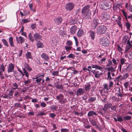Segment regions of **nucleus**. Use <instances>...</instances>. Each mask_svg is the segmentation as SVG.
<instances>
[{
    "label": "nucleus",
    "instance_id": "obj_1",
    "mask_svg": "<svg viewBox=\"0 0 132 132\" xmlns=\"http://www.w3.org/2000/svg\"><path fill=\"white\" fill-rule=\"evenodd\" d=\"M107 79L108 80H111L114 79V77L115 74L114 73L116 71L115 68L112 67H109L107 68Z\"/></svg>",
    "mask_w": 132,
    "mask_h": 132
},
{
    "label": "nucleus",
    "instance_id": "obj_2",
    "mask_svg": "<svg viewBox=\"0 0 132 132\" xmlns=\"http://www.w3.org/2000/svg\"><path fill=\"white\" fill-rule=\"evenodd\" d=\"M44 76V74L41 75L39 74L37 75L35 77L33 78V79L34 80V79H36V83L38 85H40L41 83L43 84L44 82L43 78Z\"/></svg>",
    "mask_w": 132,
    "mask_h": 132
},
{
    "label": "nucleus",
    "instance_id": "obj_3",
    "mask_svg": "<svg viewBox=\"0 0 132 132\" xmlns=\"http://www.w3.org/2000/svg\"><path fill=\"white\" fill-rule=\"evenodd\" d=\"M111 19L112 20L115 21L116 22L119 27L121 28H122V24L121 22V18L120 16L114 15L112 17Z\"/></svg>",
    "mask_w": 132,
    "mask_h": 132
},
{
    "label": "nucleus",
    "instance_id": "obj_4",
    "mask_svg": "<svg viewBox=\"0 0 132 132\" xmlns=\"http://www.w3.org/2000/svg\"><path fill=\"white\" fill-rule=\"evenodd\" d=\"M107 28L104 25L98 26L96 28L97 33L98 35H102L106 32Z\"/></svg>",
    "mask_w": 132,
    "mask_h": 132
},
{
    "label": "nucleus",
    "instance_id": "obj_5",
    "mask_svg": "<svg viewBox=\"0 0 132 132\" xmlns=\"http://www.w3.org/2000/svg\"><path fill=\"white\" fill-rule=\"evenodd\" d=\"M100 44L104 46H109L110 44V41L106 37H103L99 40Z\"/></svg>",
    "mask_w": 132,
    "mask_h": 132
},
{
    "label": "nucleus",
    "instance_id": "obj_6",
    "mask_svg": "<svg viewBox=\"0 0 132 132\" xmlns=\"http://www.w3.org/2000/svg\"><path fill=\"white\" fill-rule=\"evenodd\" d=\"M56 98L59 102L61 104H65L66 101V99L64 98V96L62 94H60L57 96Z\"/></svg>",
    "mask_w": 132,
    "mask_h": 132
},
{
    "label": "nucleus",
    "instance_id": "obj_7",
    "mask_svg": "<svg viewBox=\"0 0 132 132\" xmlns=\"http://www.w3.org/2000/svg\"><path fill=\"white\" fill-rule=\"evenodd\" d=\"M75 7V4L72 2H69L65 5V9L67 11H71Z\"/></svg>",
    "mask_w": 132,
    "mask_h": 132
},
{
    "label": "nucleus",
    "instance_id": "obj_8",
    "mask_svg": "<svg viewBox=\"0 0 132 132\" xmlns=\"http://www.w3.org/2000/svg\"><path fill=\"white\" fill-rule=\"evenodd\" d=\"M98 20L97 17H96L93 18L91 22L92 28L95 29L98 24Z\"/></svg>",
    "mask_w": 132,
    "mask_h": 132
},
{
    "label": "nucleus",
    "instance_id": "obj_9",
    "mask_svg": "<svg viewBox=\"0 0 132 132\" xmlns=\"http://www.w3.org/2000/svg\"><path fill=\"white\" fill-rule=\"evenodd\" d=\"M8 73L12 72L14 71V65L12 63H10L8 65L7 68Z\"/></svg>",
    "mask_w": 132,
    "mask_h": 132
},
{
    "label": "nucleus",
    "instance_id": "obj_10",
    "mask_svg": "<svg viewBox=\"0 0 132 132\" xmlns=\"http://www.w3.org/2000/svg\"><path fill=\"white\" fill-rule=\"evenodd\" d=\"M14 92V91L12 90L11 89L9 91V93L7 95L5 94V95L3 96V98L6 99L12 98L13 97V94Z\"/></svg>",
    "mask_w": 132,
    "mask_h": 132
},
{
    "label": "nucleus",
    "instance_id": "obj_11",
    "mask_svg": "<svg viewBox=\"0 0 132 132\" xmlns=\"http://www.w3.org/2000/svg\"><path fill=\"white\" fill-rule=\"evenodd\" d=\"M13 74L16 79L18 81H19L22 78L21 75L15 71H14Z\"/></svg>",
    "mask_w": 132,
    "mask_h": 132
},
{
    "label": "nucleus",
    "instance_id": "obj_12",
    "mask_svg": "<svg viewBox=\"0 0 132 132\" xmlns=\"http://www.w3.org/2000/svg\"><path fill=\"white\" fill-rule=\"evenodd\" d=\"M103 87L102 89V91L105 93H108L110 90V88L106 83L103 84Z\"/></svg>",
    "mask_w": 132,
    "mask_h": 132
},
{
    "label": "nucleus",
    "instance_id": "obj_13",
    "mask_svg": "<svg viewBox=\"0 0 132 132\" xmlns=\"http://www.w3.org/2000/svg\"><path fill=\"white\" fill-rule=\"evenodd\" d=\"M34 37L36 41L42 39V36L38 33L36 32L34 35Z\"/></svg>",
    "mask_w": 132,
    "mask_h": 132
},
{
    "label": "nucleus",
    "instance_id": "obj_14",
    "mask_svg": "<svg viewBox=\"0 0 132 132\" xmlns=\"http://www.w3.org/2000/svg\"><path fill=\"white\" fill-rule=\"evenodd\" d=\"M16 38L17 43L19 44H22L25 41V39L23 37L21 36L16 37Z\"/></svg>",
    "mask_w": 132,
    "mask_h": 132
},
{
    "label": "nucleus",
    "instance_id": "obj_15",
    "mask_svg": "<svg viewBox=\"0 0 132 132\" xmlns=\"http://www.w3.org/2000/svg\"><path fill=\"white\" fill-rule=\"evenodd\" d=\"M63 19L61 16H59L55 18L54 21L55 23L57 25H59L60 24L62 21Z\"/></svg>",
    "mask_w": 132,
    "mask_h": 132
},
{
    "label": "nucleus",
    "instance_id": "obj_16",
    "mask_svg": "<svg viewBox=\"0 0 132 132\" xmlns=\"http://www.w3.org/2000/svg\"><path fill=\"white\" fill-rule=\"evenodd\" d=\"M82 17L83 18L85 19H89L91 15V12L90 11H88L85 13H82Z\"/></svg>",
    "mask_w": 132,
    "mask_h": 132
},
{
    "label": "nucleus",
    "instance_id": "obj_17",
    "mask_svg": "<svg viewBox=\"0 0 132 132\" xmlns=\"http://www.w3.org/2000/svg\"><path fill=\"white\" fill-rule=\"evenodd\" d=\"M85 92V90L82 88H79L77 91L76 95L77 96H79L82 95Z\"/></svg>",
    "mask_w": 132,
    "mask_h": 132
},
{
    "label": "nucleus",
    "instance_id": "obj_18",
    "mask_svg": "<svg viewBox=\"0 0 132 132\" xmlns=\"http://www.w3.org/2000/svg\"><path fill=\"white\" fill-rule=\"evenodd\" d=\"M92 72L95 75V76L96 78H99L100 76L102 75V72L97 70L93 71H92Z\"/></svg>",
    "mask_w": 132,
    "mask_h": 132
},
{
    "label": "nucleus",
    "instance_id": "obj_19",
    "mask_svg": "<svg viewBox=\"0 0 132 132\" xmlns=\"http://www.w3.org/2000/svg\"><path fill=\"white\" fill-rule=\"evenodd\" d=\"M92 84L89 82L87 83L85 85L84 89L86 92H89V90L91 89Z\"/></svg>",
    "mask_w": 132,
    "mask_h": 132
},
{
    "label": "nucleus",
    "instance_id": "obj_20",
    "mask_svg": "<svg viewBox=\"0 0 132 132\" xmlns=\"http://www.w3.org/2000/svg\"><path fill=\"white\" fill-rule=\"evenodd\" d=\"M90 6L89 5H87L84 6L82 10V13H85L88 11H90L89 10V9L90 8Z\"/></svg>",
    "mask_w": 132,
    "mask_h": 132
},
{
    "label": "nucleus",
    "instance_id": "obj_21",
    "mask_svg": "<svg viewBox=\"0 0 132 132\" xmlns=\"http://www.w3.org/2000/svg\"><path fill=\"white\" fill-rule=\"evenodd\" d=\"M77 29V27L76 26H72L70 29V32L72 34H74L76 33V30Z\"/></svg>",
    "mask_w": 132,
    "mask_h": 132
},
{
    "label": "nucleus",
    "instance_id": "obj_22",
    "mask_svg": "<svg viewBox=\"0 0 132 132\" xmlns=\"http://www.w3.org/2000/svg\"><path fill=\"white\" fill-rule=\"evenodd\" d=\"M41 57L43 59L47 61L49 59V56L44 53H43L41 55Z\"/></svg>",
    "mask_w": 132,
    "mask_h": 132
},
{
    "label": "nucleus",
    "instance_id": "obj_23",
    "mask_svg": "<svg viewBox=\"0 0 132 132\" xmlns=\"http://www.w3.org/2000/svg\"><path fill=\"white\" fill-rule=\"evenodd\" d=\"M9 42L11 47H14V43L13 38L12 37H10L9 38Z\"/></svg>",
    "mask_w": 132,
    "mask_h": 132
},
{
    "label": "nucleus",
    "instance_id": "obj_24",
    "mask_svg": "<svg viewBox=\"0 0 132 132\" xmlns=\"http://www.w3.org/2000/svg\"><path fill=\"white\" fill-rule=\"evenodd\" d=\"M22 70L23 72V75H22V76H24L25 75L27 77V79H28L29 76V73L27 72V71L26 70L25 68H23Z\"/></svg>",
    "mask_w": 132,
    "mask_h": 132
},
{
    "label": "nucleus",
    "instance_id": "obj_25",
    "mask_svg": "<svg viewBox=\"0 0 132 132\" xmlns=\"http://www.w3.org/2000/svg\"><path fill=\"white\" fill-rule=\"evenodd\" d=\"M36 45L38 48H42L44 46V45L42 43L39 41H37Z\"/></svg>",
    "mask_w": 132,
    "mask_h": 132
},
{
    "label": "nucleus",
    "instance_id": "obj_26",
    "mask_svg": "<svg viewBox=\"0 0 132 132\" xmlns=\"http://www.w3.org/2000/svg\"><path fill=\"white\" fill-rule=\"evenodd\" d=\"M87 115L88 116L90 117L94 115L97 116V114L94 111H91L89 112L88 113Z\"/></svg>",
    "mask_w": 132,
    "mask_h": 132
},
{
    "label": "nucleus",
    "instance_id": "obj_27",
    "mask_svg": "<svg viewBox=\"0 0 132 132\" xmlns=\"http://www.w3.org/2000/svg\"><path fill=\"white\" fill-rule=\"evenodd\" d=\"M84 31L82 29H79L77 33V35L79 37H81L84 34Z\"/></svg>",
    "mask_w": 132,
    "mask_h": 132
},
{
    "label": "nucleus",
    "instance_id": "obj_28",
    "mask_svg": "<svg viewBox=\"0 0 132 132\" xmlns=\"http://www.w3.org/2000/svg\"><path fill=\"white\" fill-rule=\"evenodd\" d=\"M108 15L106 14H103L102 15L101 18L103 21H105L108 19Z\"/></svg>",
    "mask_w": 132,
    "mask_h": 132
},
{
    "label": "nucleus",
    "instance_id": "obj_29",
    "mask_svg": "<svg viewBox=\"0 0 132 132\" xmlns=\"http://www.w3.org/2000/svg\"><path fill=\"white\" fill-rule=\"evenodd\" d=\"M95 33L93 31H90L89 32V35L92 40H94L95 38Z\"/></svg>",
    "mask_w": 132,
    "mask_h": 132
},
{
    "label": "nucleus",
    "instance_id": "obj_30",
    "mask_svg": "<svg viewBox=\"0 0 132 132\" xmlns=\"http://www.w3.org/2000/svg\"><path fill=\"white\" fill-rule=\"evenodd\" d=\"M55 85L56 88L58 89H62L63 88L62 85H60L58 83H55Z\"/></svg>",
    "mask_w": 132,
    "mask_h": 132
},
{
    "label": "nucleus",
    "instance_id": "obj_31",
    "mask_svg": "<svg viewBox=\"0 0 132 132\" xmlns=\"http://www.w3.org/2000/svg\"><path fill=\"white\" fill-rule=\"evenodd\" d=\"M120 91V89L119 87H115L113 90V92H115V94H117L118 92H119Z\"/></svg>",
    "mask_w": 132,
    "mask_h": 132
},
{
    "label": "nucleus",
    "instance_id": "obj_32",
    "mask_svg": "<svg viewBox=\"0 0 132 132\" xmlns=\"http://www.w3.org/2000/svg\"><path fill=\"white\" fill-rule=\"evenodd\" d=\"M26 56L27 59H32L31 53L30 52H27L26 54Z\"/></svg>",
    "mask_w": 132,
    "mask_h": 132
},
{
    "label": "nucleus",
    "instance_id": "obj_33",
    "mask_svg": "<svg viewBox=\"0 0 132 132\" xmlns=\"http://www.w3.org/2000/svg\"><path fill=\"white\" fill-rule=\"evenodd\" d=\"M5 67L3 63L0 64V71H2L3 72L5 71Z\"/></svg>",
    "mask_w": 132,
    "mask_h": 132
},
{
    "label": "nucleus",
    "instance_id": "obj_34",
    "mask_svg": "<svg viewBox=\"0 0 132 132\" xmlns=\"http://www.w3.org/2000/svg\"><path fill=\"white\" fill-rule=\"evenodd\" d=\"M1 40L4 45L6 46L7 47H9V46L8 43L6 39H2Z\"/></svg>",
    "mask_w": 132,
    "mask_h": 132
},
{
    "label": "nucleus",
    "instance_id": "obj_35",
    "mask_svg": "<svg viewBox=\"0 0 132 132\" xmlns=\"http://www.w3.org/2000/svg\"><path fill=\"white\" fill-rule=\"evenodd\" d=\"M24 66L25 68L27 69V70L29 72L32 70L31 68L30 67L28 64L27 63H25L24 64Z\"/></svg>",
    "mask_w": 132,
    "mask_h": 132
},
{
    "label": "nucleus",
    "instance_id": "obj_36",
    "mask_svg": "<svg viewBox=\"0 0 132 132\" xmlns=\"http://www.w3.org/2000/svg\"><path fill=\"white\" fill-rule=\"evenodd\" d=\"M96 98L95 97H90V98L88 100V102L90 103L96 100Z\"/></svg>",
    "mask_w": 132,
    "mask_h": 132
},
{
    "label": "nucleus",
    "instance_id": "obj_37",
    "mask_svg": "<svg viewBox=\"0 0 132 132\" xmlns=\"http://www.w3.org/2000/svg\"><path fill=\"white\" fill-rule=\"evenodd\" d=\"M125 26L126 27V29L128 30L130 29V28L131 26V24L128 22H126L125 23Z\"/></svg>",
    "mask_w": 132,
    "mask_h": 132
},
{
    "label": "nucleus",
    "instance_id": "obj_38",
    "mask_svg": "<svg viewBox=\"0 0 132 132\" xmlns=\"http://www.w3.org/2000/svg\"><path fill=\"white\" fill-rule=\"evenodd\" d=\"M28 38L32 42H33L34 41V39L33 37L32 34L30 33L28 35Z\"/></svg>",
    "mask_w": 132,
    "mask_h": 132
},
{
    "label": "nucleus",
    "instance_id": "obj_39",
    "mask_svg": "<svg viewBox=\"0 0 132 132\" xmlns=\"http://www.w3.org/2000/svg\"><path fill=\"white\" fill-rule=\"evenodd\" d=\"M12 85L14 87L12 88V89L13 90H15L16 89H18V85L16 83H14Z\"/></svg>",
    "mask_w": 132,
    "mask_h": 132
},
{
    "label": "nucleus",
    "instance_id": "obj_40",
    "mask_svg": "<svg viewBox=\"0 0 132 132\" xmlns=\"http://www.w3.org/2000/svg\"><path fill=\"white\" fill-rule=\"evenodd\" d=\"M113 63L111 59H109L108 60V63L106 64L107 67H109L112 65Z\"/></svg>",
    "mask_w": 132,
    "mask_h": 132
},
{
    "label": "nucleus",
    "instance_id": "obj_41",
    "mask_svg": "<svg viewBox=\"0 0 132 132\" xmlns=\"http://www.w3.org/2000/svg\"><path fill=\"white\" fill-rule=\"evenodd\" d=\"M121 11L125 19H128V17L127 16V13L123 10H122Z\"/></svg>",
    "mask_w": 132,
    "mask_h": 132
},
{
    "label": "nucleus",
    "instance_id": "obj_42",
    "mask_svg": "<svg viewBox=\"0 0 132 132\" xmlns=\"http://www.w3.org/2000/svg\"><path fill=\"white\" fill-rule=\"evenodd\" d=\"M131 118L130 116H126L123 117V119L125 120H130Z\"/></svg>",
    "mask_w": 132,
    "mask_h": 132
},
{
    "label": "nucleus",
    "instance_id": "obj_43",
    "mask_svg": "<svg viewBox=\"0 0 132 132\" xmlns=\"http://www.w3.org/2000/svg\"><path fill=\"white\" fill-rule=\"evenodd\" d=\"M66 44L68 46H71L72 45V43L71 40H68L66 42Z\"/></svg>",
    "mask_w": 132,
    "mask_h": 132
},
{
    "label": "nucleus",
    "instance_id": "obj_44",
    "mask_svg": "<svg viewBox=\"0 0 132 132\" xmlns=\"http://www.w3.org/2000/svg\"><path fill=\"white\" fill-rule=\"evenodd\" d=\"M27 80H25L24 81V83L25 85L27 86V85L30 83L31 81L30 79H27Z\"/></svg>",
    "mask_w": 132,
    "mask_h": 132
},
{
    "label": "nucleus",
    "instance_id": "obj_45",
    "mask_svg": "<svg viewBox=\"0 0 132 132\" xmlns=\"http://www.w3.org/2000/svg\"><path fill=\"white\" fill-rule=\"evenodd\" d=\"M72 48V46H65V50L67 51H68L69 50H71V48Z\"/></svg>",
    "mask_w": 132,
    "mask_h": 132
},
{
    "label": "nucleus",
    "instance_id": "obj_46",
    "mask_svg": "<svg viewBox=\"0 0 132 132\" xmlns=\"http://www.w3.org/2000/svg\"><path fill=\"white\" fill-rule=\"evenodd\" d=\"M14 106L16 108H22L21 105L19 103H16L14 104Z\"/></svg>",
    "mask_w": 132,
    "mask_h": 132
},
{
    "label": "nucleus",
    "instance_id": "obj_47",
    "mask_svg": "<svg viewBox=\"0 0 132 132\" xmlns=\"http://www.w3.org/2000/svg\"><path fill=\"white\" fill-rule=\"evenodd\" d=\"M46 114V113H44L43 112H41L38 113L37 116V117H39L40 116H42L44 115H45Z\"/></svg>",
    "mask_w": 132,
    "mask_h": 132
},
{
    "label": "nucleus",
    "instance_id": "obj_48",
    "mask_svg": "<svg viewBox=\"0 0 132 132\" xmlns=\"http://www.w3.org/2000/svg\"><path fill=\"white\" fill-rule=\"evenodd\" d=\"M117 47L118 50L122 54V51L123 50L122 48L118 45H117Z\"/></svg>",
    "mask_w": 132,
    "mask_h": 132
},
{
    "label": "nucleus",
    "instance_id": "obj_49",
    "mask_svg": "<svg viewBox=\"0 0 132 132\" xmlns=\"http://www.w3.org/2000/svg\"><path fill=\"white\" fill-rule=\"evenodd\" d=\"M0 78L2 79H5V77L4 76L3 72L2 71H0Z\"/></svg>",
    "mask_w": 132,
    "mask_h": 132
},
{
    "label": "nucleus",
    "instance_id": "obj_50",
    "mask_svg": "<svg viewBox=\"0 0 132 132\" xmlns=\"http://www.w3.org/2000/svg\"><path fill=\"white\" fill-rule=\"evenodd\" d=\"M29 7L30 9L32 11H34V10L33 8V4L32 3H30L29 4Z\"/></svg>",
    "mask_w": 132,
    "mask_h": 132
},
{
    "label": "nucleus",
    "instance_id": "obj_51",
    "mask_svg": "<svg viewBox=\"0 0 132 132\" xmlns=\"http://www.w3.org/2000/svg\"><path fill=\"white\" fill-rule=\"evenodd\" d=\"M52 75L54 76H58L59 74V71H53L52 72Z\"/></svg>",
    "mask_w": 132,
    "mask_h": 132
},
{
    "label": "nucleus",
    "instance_id": "obj_52",
    "mask_svg": "<svg viewBox=\"0 0 132 132\" xmlns=\"http://www.w3.org/2000/svg\"><path fill=\"white\" fill-rule=\"evenodd\" d=\"M111 98L112 99L113 101H119V99L118 98H117L116 96H112Z\"/></svg>",
    "mask_w": 132,
    "mask_h": 132
},
{
    "label": "nucleus",
    "instance_id": "obj_53",
    "mask_svg": "<svg viewBox=\"0 0 132 132\" xmlns=\"http://www.w3.org/2000/svg\"><path fill=\"white\" fill-rule=\"evenodd\" d=\"M67 57L73 59L75 58V55L74 54H70L67 56Z\"/></svg>",
    "mask_w": 132,
    "mask_h": 132
},
{
    "label": "nucleus",
    "instance_id": "obj_54",
    "mask_svg": "<svg viewBox=\"0 0 132 132\" xmlns=\"http://www.w3.org/2000/svg\"><path fill=\"white\" fill-rule=\"evenodd\" d=\"M61 132H69V130L66 128H62L61 129Z\"/></svg>",
    "mask_w": 132,
    "mask_h": 132
},
{
    "label": "nucleus",
    "instance_id": "obj_55",
    "mask_svg": "<svg viewBox=\"0 0 132 132\" xmlns=\"http://www.w3.org/2000/svg\"><path fill=\"white\" fill-rule=\"evenodd\" d=\"M127 37H125L123 39L122 43L124 44H126V42H127Z\"/></svg>",
    "mask_w": 132,
    "mask_h": 132
},
{
    "label": "nucleus",
    "instance_id": "obj_56",
    "mask_svg": "<svg viewBox=\"0 0 132 132\" xmlns=\"http://www.w3.org/2000/svg\"><path fill=\"white\" fill-rule=\"evenodd\" d=\"M96 69L100 70L101 71H102L103 69V68L100 66H99L97 65H96Z\"/></svg>",
    "mask_w": 132,
    "mask_h": 132
},
{
    "label": "nucleus",
    "instance_id": "obj_57",
    "mask_svg": "<svg viewBox=\"0 0 132 132\" xmlns=\"http://www.w3.org/2000/svg\"><path fill=\"white\" fill-rule=\"evenodd\" d=\"M126 46L131 47V45L129 39L127 40V43Z\"/></svg>",
    "mask_w": 132,
    "mask_h": 132
},
{
    "label": "nucleus",
    "instance_id": "obj_58",
    "mask_svg": "<svg viewBox=\"0 0 132 132\" xmlns=\"http://www.w3.org/2000/svg\"><path fill=\"white\" fill-rule=\"evenodd\" d=\"M40 105L41 107L44 108L46 107V105L44 102H42L41 103Z\"/></svg>",
    "mask_w": 132,
    "mask_h": 132
},
{
    "label": "nucleus",
    "instance_id": "obj_59",
    "mask_svg": "<svg viewBox=\"0 0 132 132\" xmlns=\"http://www.w3.org/2000/svg\"><path fill=\"white\" fill-rule=\"evenodd\" d=\"M49 116L50 117L53 118L55 117L56 115L54 113H51L50 114Z\"/></svg>",
    "mask_w": 132,
    "mask_h": 132
},
{
    "label": "nucleus",
    "instance_id": "obj_60",
    "mask_svg": "<svg viewBox=\"0 0 132 132\" xmlns=\"http://www.w3.org/2000/svg\"><path fill=\"white\" fill-rule=\"evenodd\" d=\"M121 63L122 65L123 64L125 63L126 60L123 58H121Z\"/></svg>",
    "mask_w": 132,
    "mask_h": 132
},
{
    "label": "nucleus",
    "instance_id": "obj_61",
    "mask_svg": "<svg viewBox=\"0 0 132 132\" xmlns=\"http://www.w3.org/2000/svg\"><path fill=\"white\" fill-rule=\"evenodd\" d=\"M117 118L118 121L119 122H121L123 121V119L121 117H117Z\"/></svg>",
    "mask_w": 132,
    "mask_h": 132
},
{
    "label": "nucleus",
    "instance_id": "obj_62",
    "mask_svg": "<svg viewBox=\"0 0 132 132\" xmlns=\"http://www.w3.org/2000/svg\"><path fill=\"white\" fill-rule=\"evenodd\" d=\"M78 20V18L77 17H75L73 20V23L75 24L77 23Z\"/></svg>",
    "mask_w": 132,
    "mask_h": 132
},
{
    "label": "nucleus",
    "instance_id": "obj_63",
    "mask_svg": "<svg viewBox=\"0 0 132 132\" xmlns=\"http://www.w3.org/2000/svg\"><path fill=\"white\" fill-rule=\"evenodd\" d=\"M113 83L112 81H111L110 82L109 84V86H108L110 87V88L111 87H112L113 85Z\"/></svg>",
    "mask_w": 132,
    "mask_h": 132
},
{
    "label": "nucleus",
    "instance_id": "obj_64",
    "mask_svg": "<svg viewBox=\"0 0 132 132\" xmlns=\"http://www.w3.org/2000/svg\"><path fill=\"white\" fill-rule=\"evenodd\" d=\"M31 27L32 29H34L36 28V23L33 24L31 25Z\"/></svg>",
    "mask_w": 132,
    "mask_h": 132
}]
</instances>
